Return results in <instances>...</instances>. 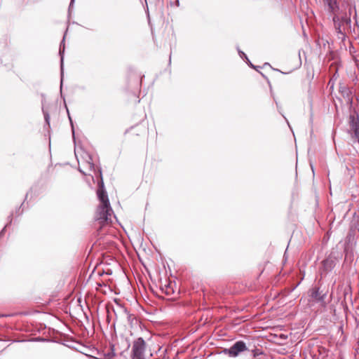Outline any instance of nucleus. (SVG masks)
Returning <instances> with one entry per match:
<instances>
[{
	"label": "nucleus",
	"instance_id": "nucleus-1",
	"mask_svg": "<svg viewBox=\"0 0 359 359\" xmlns=\"http://www.w3.org/2000/svg\"><path fill=\"white\" fill-rule=\"evenodd\" d=\"M97 196L100 201V204L97 208L96 219L101 226L104 224L111 222L113 210L110 206L107 194L103 189H98Z\"/></svg>",
	"mask_w": 359,
	"mask_h": 359
},
{
	"label": "nucleus",
	"instance_id": "nucleus-2",
	"mask_svg": "<svg viewBox=\"0 0 359 359\" xmlns=\"http://www.w3.org/2000/svg\"><path fill=\"white\" fill-rule=\"evenodd\" d=\"M147 344L142 337H139L133 342L130 359H146Z\"/></svg>",
	"mask_w": 359,
	"mask_h": 359
},
{
	"label": "nucleus",
	"instance_id": "nucleus-3",
	"mask_svg": "<svg viewBox=\"0 0 359 359\" xmlns=\"http://www.w3.org/2000/svg\"><path fill=\"white\" fill-rule=\"evenodd\" d=\"M349 133L352 138H355L359 143V117L358 115L353 112L350 114L348 118Z\"/></svg>",
	"mask_w": 359,
	"mask_h": 359
},
{
	"label": "nucleus",
	"instance_id": "nucleus-4",
	"mask_svg": "<svg viewBox=\"0 0 359 359\" xmlns=\"http://www.w3.org/2000/svg\"><path fill=\"white\" fill-rule=\"evenodd\" d=\"M247 350V346L245 342L243 341H236L229 348L224 349V353L228 354L231 357H236L241 353Z\"/></svg>",
	"mask_w": 359,
	"mask_h": 359
},
{
	"label": "nucleus",
	"instance_id": "nucleus-5",
	"mask_svg": "<svg viewBox=\"0 0 359 359\" xmlns=\"http://www.w3.org/2000/svg\"><path fill=\"white\" fill-rule=\"evenodd\" d=\"M54 107L53 104L50 106H46L44 102L42 104V111L44 116V119L46 123L49 125L50 124V112L51 109Z\"/></svg>",
	"mask_w": 359,
	"mask_h": 359
},
{
	"label": "nucleus",
	"instance_id": "nucleus-6",
	"mask_svg": "<svg viewBox=\"0 0 359 359\" xmlns=\"http://www.w3.org/2000/svg\"><path fill=\"white\" fill-rule=\"evenodd\" d=\"M325 294H321L318 289L313 290L311 293V297L318 302L324 303V298Z\"/></svg>",
	"mask_w": 359,
	"mask_h": 359
},
{
	"label": "nucleus",
	"instance_id": "nucleus-7",
	"mask_svg": "<svg viewBox=\"0 0 359 359\" xmlns=\"http://www.w3.org/2000/svg\"><path fill=\"white\" fill-rule=\"evenodd\" d=\"M63 40H65V37L63 38ZM62 43H61L60 44V62H61V65H60V67H61V72L62 73L63 72V60H64V56H63V54H64V51H65V46H63V48H62Z\"/></svg>",
	"mask_w": 359,
	"mask_h": 359
},
{
	"label": "nucleus",
	"instance_id": "nucleus-8",
	"mask_svg": "<svg viewBox=\"0 0 359 359\" xmlns=\"http://www.w3.org/2000/svg\"><path fill=\"white\" fill-rule=\"evenodd\" d=\"M337 76L336 74H334V76L330 79L328 85L330 86V90H332L334 86V81L337 80Z\"/></svg>",
	"mask_w": 359,
	"mask_h": 359
},
{
	"label": "nucleus",
	"instance_id": "nucleus-9",
	"mask_svg": "<svg viewBox=\"0 0 359 359\" xmlns=\"http://www.w3.org/2000/svg\"><path fill=\"white\" fill-rule=\"evenodd\" d=\"M333 22H334V27H337L338 23L341 22L338 16H337V15H334L333 17Z\"/></svg>",
	"mask_w": 359,
	"mask_h": 359
},
{
	"label": "nucleus",
	"instance_id": "nucleus-10",
	"mask_svg": "<svg viewBox=\"0 0 359 359\" xmlns=\"http://www.w3.org/2000/svg\"><path fill=\"white\" fill-rule=\"evenodd\" d=\"M338 33H341V22H339L337 27H334Z\"/></svg>",
	"mask_w": 359,
	"mask_h": 359
},
{
	"label": "nucleus",
	"instance_id": "nucleus-11",
	"mask_svg": "<svg viewBox=\"0 0 359 359\" xmlns=\"http://www.w3.org/2000/svg\"><path fill=\"white\" fill-rule=\"evenodd\" d=\"M238 53L241 57H245L248 60L246 55L243 51L239 50Z\"/></svg>",
	"mask_w": 359,
	"mask_h": 359
},
{
	"label": "nucleus",
	"instance_id": "nucleus-12",
	"mask_svg": "<svg viewBox=\"0 0 359 359\" xmlns=\"http://www.w3.org/2000/svg\"><path fill=\"white\" fill-rule=\"evenodd\" d=\"M7 227V225L5 226V227L1 230V231L0 232V237L2 236V235L4 234V232L5 231V229Z\"/></svg>",
	"mask_w": 359,
	"mask_h": 359
},
{
	"label": "nucleus",
	"instance_id": "nucleus-13",
	"mask_svg": "<svg viewBox=\"0 0 359 359\" xmlns=\"http://www.w3.org/2000/svg\"><path fill=\"white\" fill-rule=\"evenodd\" d=\"M74 2V0H71L69 9H70V8L72 6Z\"/></svg>",
	"mask_w": 359,
	"mask_h": 359
},
{
	"label": "nucleus",
	"instance_id": "nucleus-14",
	"mask_svg": "<svg viewBox=\"0 0 359 359\" xmlns=\"http://www.w3.org/2000/svg\"><path fill=\"white\" fill-rule=\"evenodd\" d=\"M176 4H177V6H179V5H180V1H179V0H177V1H176Z\"/></svg>",
	"mask_w": 359,
	"mask_h": 359
},
{
	"label": "nucleus",
	"instance_id": "nucleus-15",
	"mask_svg": "<svg viewBox=\"0 0 359 359\" xmlns=\"http://www.w3.org/2000/svg\"><path fill=\"white\" fill-rule=\"evenodd\" d=\"M252 67L255 68V67L253 65H250Z\"/></svg>",
	"mask_w": 359,
	"mask_h": 359
}]
</instances>
